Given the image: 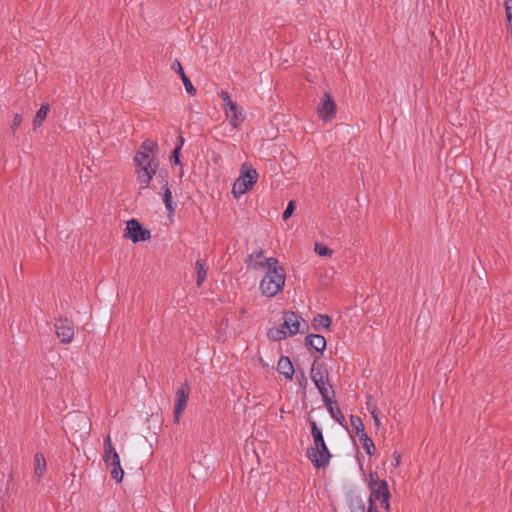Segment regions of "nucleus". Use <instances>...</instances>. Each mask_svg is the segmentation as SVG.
<instances>
[{
  "label": "nucleus",
  "mask_w": 512,
  "mask_h": 512,
  "mask_svg": "<svg viewBox=\"0 0 512 512\" xmlns=\"http://www.w3.org/2000/svg\"><path fill=\"white\" fill-rule=\"evenodd\" d=\"M158 144L152 139L144 140L134 156L135 174L139 188L148 189L157 173L159 162L155 158Z\"/></svg>",
  "instance_id": "obj_1"
},
{
  "label": "nucleus",
  "mask_w": 512,
  "mask_h": 512,
  "mask_svg": "<svg viewBox=\"0 0 512 512\" xmlns=\"http://www.w3.org/2000/svg\"><path fill=\"white\" fill-rule=\"evenodd\" d=\"M265 265L268 268L260 281V290L266 297H274L283 290L286 281L284 268L275 257H268Z\"/></svg>",
  "instance_id": "obj_2"
},
{
  "label": "nucleus",
  "mask_w": 512,
  "mask_h": 512,
  "mask_svg": "<svg viewBox=\"0 0 512 512\" xmlns=\"http://www.w3.org/2000/svg\"><path fill=\"white\" fill-rule=\"evenodd\" d=\"M308 329L307 322L293 311L284 313L283 323L279 327H272L267 331V337L272 341H281L289 336Z\"/></svg>",
  "instance_id": "obj_3"
},
{
  "label": "nucleus",
  "mask_w": 512,
  "mask_h": 512,
  "mask_svg": "<svg viewBox=\"0 0 512 512\" xmlns=\"http://www.w3.org/2000/svg\"><path fill=\"white\" fill-rule=\"evenodd\" d=\"M311 433L314 446L307 449V458L316 468H326L331 459V453L325 443L323 433L315 421L311 422Z\"/></svg>",
  "instance_id": "obj_4"
},
{
  "label": "nucleus",
  "mask_w": 512,
  "mask_h": 512,
  "mask_svg": "<svg viewBox=\"0 0 512 512\" xmlns=\"http://www.w3.org/2000/svg\"><path fill=\"white\" fill-rule=\"evenodd\" d=\"M310 378L320 393L322 400L335 397V391L330 382L329 371L323 362H313L310 370Z\"/></svg>",
  "instance_id": "obj_5"
},
{
  "label": "nucleus",
  "mask_w": 512,
  "mask_h": 512,
  "mask_svg": "<svg viewBox=\"0 0 512 512\" xmlns=\"http://www.w3.org/2000/svg\"><path fill=\"white\" fill-rule=\"evenodd\" d=\"M371 482L369 484L370 497L369 506H375L378 504L384 510H388L390 507V492L388 483L385 480L374 479L373 474H370Z\"/></svg>",
  "instance_id": "obj_6"
},
{
  "label": "nucleus",
  "mask_w": 512,
  "mask_h": 512,
  "mask_svg": "<svg viewBox=\"0 0 512 512\" xmlns=\"http://www.w3.org/2000/svg\"><path fill=\"white\" fill-rule=\"evenodd\" d=\"M247 165H243L240 176L234 181L232 187V194L239 198L244 195L249 189H251L258 180V173L253 168H248Z\"/></svg>",
  "instance_id": "obj_7"
},
{
  "label": "nucleus",
  "mask_w": 512,
  "mask_h": 512,
  "mask_svg": "<svg viewBox=\"0 0 512 512\" xmlns=\"http://www.w3.org/2000/svg\"><path fill=\"white\" fill-rule=\"evenodd\" d=\"M220 97L224 102L223 109L226 119L233 128H238L245 119L244 111L239 109L236 102L232 101L227 91L222 90Z\"/></svg>",
  "instance_id": "obj_8"
},
{
  "label": "nucleus",
  "mask_w": 512,
  "mask_h": 512,
  "mask_svg": "<svg viewBox=\"0 0 512 512\" xmlns=\"http://www.w3.org/2000/svg\"><path fill=\"white\" fill-rule=\"evenodd\" d=\"M124 237L130 239L133 243H138L149 240L151 234L148 229L143 228L138 220L131 219L126 223Z\"/></svg>",
  "instance_id": "obj_9"
},
{
  "label": "nucleus",
  "mask_w": 512,
  "mask_h": 512,
  "mask_svg": "<svg viewBox=\"0 0 512 512\" xmlns=\"http://www.w3.org/2000/svg\"><path fill=\"white\" fill-rule=\"evenodd\" d=\"M189 395L190 387L187 382H185L177 389L174 398L173 422L175 424H178L180 421L181 415L187 406Z\"/></svg>",
  "instance_id": "obj_10"
},
{
  "label": "nucleus",
  "mask_w": 512,
  "mask_h": 512,
  "mask_svg": "<svg viewBox=\"0 0 512 512\" xmlns=\"http://www.w3.org/2000/svg\"><path fill=\"white\" fill-rule=\"evenodd\" d=\"M55 333L63 344H69L74 339V325L67 318L56 319L54 322Z\"/></svg>",
  "instance_id": "obj_11"
},
{
  "label": "nucleus",
  "mask_w": 512,
  "mask_h": 512,
  "mask_svg": "<svg viewBox=\"0 0 512 512\" xmlns=\"http://www.w3.org/2000/svg\"><path fill=\"white\" fill-rule=\"evenodd\" d=\"M317 113L319 118L324 121H328L335 117L336 105L330 94L325 93L322 103L317 108Z\"/></svg>",
  "instance_id": "obj_12"
},
{
  "label": "nucleus",
  "mask_w": 512,
  "mask_h": 512,
  "mask_svg": "<svg viewBox=\"0 0 512 512\" xmlns=\"http://www.w3.org/2000/svg\"><path fill=\"white\" fill-rule=\"evenodd\" d=\"M334 399H335V397H330V398H328V400L325 399L322 401L325 404V406H326L330 416L333 418V420L335 422H337L339 425L347 428L346 419H345L343 413L341 412L337 402Z\"/></svg>",
  "instance_id": "obj_13"
},
{
  "label": "nucleus",
  "mask_w": 512,
  "mask_h": 512,
  "mask_svg": "<svg viewBox=\"0 0 512 512\" xmlns=\"http://www.w3.org/2000/svg\"><path fill=\"white\" fill-rule=\"evenodd\" d=\"M103 446H104L103 460L107 467H109L110 464H113V462L120 460L119 454L117 453L115 447L112 444L110 435H108L104 439Z\"/></svg>",
  "instance_id": "obj_14"
},
{
  "label": "nucleus",
  "mask_w": 512,
  "mask_h": 512,
  "mask_svg": "<svg viewBox=\"0 0 512 512\" xmlns=\"http://www.w3.org/2000/svg\"><path fill=\"white\" fill-rule=\"evenodd\" d=\"M267 261V257H264L263 250H254L249 256H248V265L252 267L255 270L260 269H266L268 268V265H265V262Z\"/></svg>",
  "instance_id": "obj_15"
},
{
  "label": "nucleus",
  "mask_w": 512,
  "mask_h": 512,
  "mask_svg": "<svg viewBox=\"0 0 512 512\" xmlns=\"http://www.w3.org/2000/svg\"><path fill=\"white\" fill-rule=\"evenodd\" d=\"M306 345L322 354L326 348L325 337L319 334H310L305 338Z\"/></svg>",
  "instance_id": "obj_16"
},
{
  "label": "nucleus",
  "mask_w": 512,
  "mask_h": 512,
  "mask_svg": "<svg viewBox=\"0 0 512 512\" xmlns=\"http://www.w3.org/2000/svg\"><path fill=\"white\" fill-rule=\"evenodd\" d=\"M277 370L286 379L291 380L294 374V367L289 357L282 356L277 365Z\"/></svg>",
  "instance_id": "obj_17"
},
{
  "label": "nucleus",
  "mask_w": 512,
  "mask_h": 512,
  "mask_svg": "<svg viewBox=\"0 0 512 512\" xmlns=\"http://www.w3.org/2000/svg\"><path fill=\"white\" fill-rule=\"evenodd\" d=\"M195 270H196V284L198 287H200L203 282L206 280L207 277V264L204 260L198 259L195 263Z\"/></svg>",
  "instance_id": "obj_18"
},
{
  "label": "nucleus",
  "mask_w": 512,
  "mask_h": 512,
  "mask_svg": "<svg viewBox=\"0 0 512 512\" xmlns=\"http://www.w3.org/2000/svg\"><path fill=\"white\" fill-rule=\"evenodd\" d=\"M46 471V460L42 453L34 456V473L37 478H42Z\"/></svg>",
  "instance_id": "obj_19"
},
{
  "label": "nucleus",
  "mask_w": 512,
  "mask_h": 512,
  "mask_svg": "<svg viewBox=\"0 0 512 512\" xmlns=\"http://www.w3.org/2000/svg\"><path fill=\"white\" fill-rule=\"evenodd\" d=\"M349 508L351 512H368L365 501L359 495H352L350 497Z\"/></svg>",
  "instance_id": "obj_20"
},
{
  "label": "nucleus",
  "mask_w": 512,
  "mask_h": 512,
  "mask_svg": "<svg viewBox=\"0 0 512 512\" xmlns=\"http://www.w3.org/2000/svg\"><path fill=\"white\" fill-rule=\"evenodd\" d=\"M162 188L164 189L163 201H164L165 207L170 213H172V212H174V206H173V201H172V192L169 188L168 181L166 179H164L162 181Z\"/></svg>",
  "instance_id": "obj_21"
},
{
  "label": "nucleus",
  "mask_w": 512,
  "mask_h": 512,
  "mask_svg": "<svg viewBox=\"0 0 512 512\" xmlns=\"http://www.w3.org/2000/svg\"><path fill=\"white\" fill-rule=\"evenodd\" d=\"M311 324L315 330H318L320 328L327 329L331 325V318L328 315L318 314L313 318Z\"/></svg>",
  "instance_id": "obj_22"
},
{
  "label": "nucleus",
  "mask_w": 512,
  "mask_h": 512,
  "mask_svg": "<svg viewBox=\"0 0 512 512\" xmlns=\"http://www.w3.org/2000/svg\"><path fill=\"white\" fill-rule=\"evenodd\" d=\"M49 109H50L49 104L41 105V107L37 111L35 118L33 120L34 127H39L42 125V122L45 120Z\"/></svg>",
  "instance_id": "obj_23"
},
{
  "label": "nucleus",
  "mask_w": 512,
  "mask_h": 512,
  "mask_svg": "<svg viewBox=\"0 0 512 512\" xmlns=\"http://www.w3.org/2000/svg\"><path fill=\"white\" fill-rule=\"evenodd\" d=\"M350 423L356 435L359 437L362 436L363 433H366L364 430V423L359 416L350 415Z\"/></svg>",
  "instance_id": "obj_24"
},
{
  "label": "nucleus",
  "mask_w": 512,
  "mask_h": 512,
  "mask_svg": "<svg viewBox=\"0 0 512 512\" xmlns=\"http://www.w3.org/2000/svg\"><path fill=\"white\" fill-rule=\"evenodd\" d=\"M111 469V476L113 479H115L118 483L122 482L124 471L121 467L120 460L113 462V464H110Z\"/></svg>",
  "instance_id": "obj_25"
},
{
  "label": "nucleus",
  "mask_w": 512,
  "mask_h": 512,
  "mask_svg": "<svg viewBox=\"0 0 512 512\" xmlns=\"http://www.w3.org/2000/svg\"><path fill=\"white\" fill-rule=\"evenodd\" d=\"M359 438L366 453L369 456H372L375 451V445L371 438L366 433H363V435L360 436Z\"/></svg>",
  "instance_id": "obj_26"
},
{
  "label": "nucleus",
  "mask_w": 512,
  "mask_h": 512,
  "mask_svg": "<svg viewBox=\"0 0 512 512\" xmlns=\"http://www.w3.org/2000/svg\"><path fill=\"white\" fill-rule=\"evenodd\" d=\"M314 251H315V253H317L319 256H322V257H331L333 254L332 249H330L327 246L320 244V243L315 244Z\"/></svg>",
  "instance_id": "obj_27"
},
{
  "label": "nucleus",
  "mask_w": 512,
  "mask_h": 512,
  "mask_svg": "<svg viewBox=\"0 0 512 512\" xmlns=\"http://www.w3.org/2000/svg\"><path fill=\"white\" fill-rule=\"evenodd\" d=\"M504 6L507 16L508 29L512 37V0H505Z\"/></svg>",
  "instance_id": "obj_28"
},
{
  "label": "nucleus",
  "mask_w": 512,
  "mask_h": 512,
  "mask_svg": "<svg viewBox=\"0 0 512 512\" xmlns=\"http://www.w3.org/2000/svg\"><path fill=\"white\" fill-rule=\"evenodd\" d=\"M181 80H182V82L184 84L186 92L188 94L192 95V96L195 95L196 94V89L193 86V84L190 81V79L186 75H183V78Z\"/></svg>",
  "instance_id": "obj_29"
},
{
  "label": "nucleus",
  "mask_w": 512,
  "mask_h": 512,
  "mask_svg": "<svg viewBox=\"0 0 512 512\" xmlns=\"http://www.w3.org/2000/svg\"><path fill=\"white\" fill-rule=\"evenodd\" d=\"M294 209H295V203L293 200H291V201H289L286 209L283 212V220H287L288 218H290L294 212Z\"/></svg>",
  "instance_id": "obj_30"
},
{
  "label": "nucleus",
  "mask_w": 512,
  "mask_h": 512,
  "mask_svg": "<svg viewBox=\"0 0 512 512\" xmlns=\"http://www.w3.org/2000/svg\"><path fill=\"white\" fill-rule=\"evenodd\" d=\"M22 116L19 114V113H16L13 117V121H12V124H11V130L13 133L16 132L17 128L21 125L22 123Z\"/></svg>",
  "instance_id": "obj_31"
},
{
  "label": "nucleus",
  "mask_w": 512,
  "mask_h": 512,
  "mask_svg": "<svg viewBox=\"0 0 512 512\" xmlns=\"http://www.w3.org/2000/svg\"><path fill=\"white\" fill-rule=\"evenodd\" d=\"M180 151L181 150L179 147H175L174 150L172 151V156H171L175 165H178V166H182V162L180 160Z\"/></svg>",
  "instance_id": "obj_32"
},
{
  "label": "nucleus",
  "mask_w": 512,
  "mask_h": 512,
  "mask_svg": "<svg viewBox=\"0 0 512 512\" xmlns=\"http://www.w3.org/2000/svg\"><path fill=\"white\" fill-rule=\"evenodd\" d=\"M172 69L177 73L179 74L180 78L182 79L183 78V75H186L185 72H184V69L181 65V63L178 61V60H175L174 63L172 64Z\"/></svg>",
  "instance_id": "obj_33"
},
{
  "label": "nucleus",
  "mask_w": 512,
  "mask_h": 512,
  "mask_svg": "<svg viewBox=\"0 0 512 512\" xmlns=\"http://www.w3.org/2000/svg\"><path fill=\"white\" fill-rule=\"evenodd\" d=\"M368 411L371 413L373 419H374V423L376 426H379L380 424V419H379V413H378V410L376 407H374L373 409H370V407L368 406Z\"/></svg>",
  "instance_id": "obj_34"
},
{
  "label": "nucleus",
  "mask_w": 512,
  "mask_h": 512,
  "mask_svg": "<svg viewBox=\"0 0 512 512\" xmlns=\"http://www.w3.org/2000/svg\"><path fill=\"white\" fill-rule=\"evenodd\" d=\"M177 140H178V143L176 144L175 147H179L181 149L182 146L184 145L185 139L182 135H180Z\"/></svg>",
  "instance_id": "obj_35"
},
{
  "label": "nucleus",
  "mask_w": 512,
  "mask_h": 512,
  "mask_svg": "<svg viewBox=\"0 0 512 512\" xmlns=\"http://www.w3.org/2000/svg\"><path fill=\"white\" fill-rule=\"evenodd\" d=\"M393 457H394L395 464L398 465L399 461H400V455L397 453H394Z\"/></svg>",
  "instance_id": "obj_36"
},
{
  "label": "nucleus",
  "mask_w": 512,
  "mask_h": 512,
  "mask_svg": "<svg viewBox=\"0 0 512 512\" xmlns=\"http://www.w3.org/2000/svg\"><path fill=\"white\" fill-rule=\"evenodd\" d=\"M368 512H378L377 507H375V506H368Z\"/></svg>",
  "instance_id": "obj_37"
},
{
  "label": "nucleus",
  "mask_w": 512,
  "mask_h": 512,
  "mask_svg": "<svg viewBox=\"0 0 512 512\" xmlns=\"http://www.w3.org/2000/svg\"><path fill=\"white\" fill-rule=\"evenodd\" d=\"M367 404V407L369 406L370 409H373L374 407H376L375 405H371L369 402L366 403Z\"/></svg>",
  "instance_id": "obj_38"
},
{
  "label": "nucleus",
  "mask_w": 512,
  "mask_h": 512,
  "mask_svg": "<svg viewBox=\"0 0 512 512\" xmlns=\"http://www.w3.org/2000/svg\"><path fill=\"white\" fill-rule=\"evenodd\" d=\"M302 378H303L304 382L306 383V378H305L304 374H302Z\"/></svg>",
  "instance_id": "obj_39"
}]
</instances>
